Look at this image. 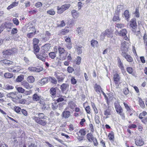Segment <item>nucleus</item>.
<instances>
[{
    "label": "nucleus",
    "mask_w": 147,
    "mask_h": 147,
    "mask_svg": "<svg viewBox=\"0 0 147 147\" xmlns=\"http://www.w3.org/2000/svg\"><path fill=\"white\" fill-rule=\"evenodd\" d=\"M63 74L61 73L59 71H57L55 73V76L57 78L59 83L63 82L64 78L62 77Z\"/></svg>",
    "instance_id": "nucleus-9"
},
{
    "label": "nucleus",
    "mask_w": 147,
    "mask_h": 147,
    "mask_svg": "<svg viewBox=\"0 0 147 147\" xmlns=\"http://www.w3.org/2000/svg\"><path fill=\"white\" fill-rule=\"evenodd\" d=\"M5 26L7 28L10 29L13 26V24L9 22H7L5 23Z\"/></svg>",
    "instance_id": "nucleus-31"
},
{
    "label": "nucleus",
    "mask_w": 147,
    "mask_h": 147,
    "mask_svg": "<svg viewBox=\"0 0 147 147\" xmlns=\"http://www.w3.org/2000/svg\"><path fill=\"white\" fill-rule=\"evenodd\" d=\"M94 89L98 93H100V92L102 91L101 89V87L100 86L96 84L95 85Z\"/></svg>",
    "instance_id": "nucleus-22"
},
{
    "label": "nucleus",
    "mask_w": 147,
    "mask_h": 147,
    "mask_svg": "<svg viewBox=\"0 0 147 147\" xmlns=\"http://www.w3.org/2000/svg\"><path fill=\"white\" fill-rule=\"evenodd\" d=\"M47 13L52 15H53L55 14V11L52 9H51L48 11Z\"/></svg>",
    "instance_id": "nucleus-53"
},
{
    "label": "nucleus",
    "mask_w": 147,
    "mask_h": 147,
    "mask_svg": "<svg viewBox=\"0 0 147 147\" xmlns=\"http://www.w3.org/2000/svg\"><path fill=\"white\" fill-rule=\"evenodd\" d=\"M69 106L71 109H73L76 106V104L73 102H69L68 103Z\"/></svg>",
    "instance_id": "nucleus-41"
},
{
    "label": "nucleus",
    "mask_w": 147,
    "mask_h": 147,
    "mask_svg": "<svg viewBox=\"0 0 147 147\" xmlns=\"http://www.w3.org/2000/svg\"><path fill=\"white\" fill-rule=\"evenodd\" d=\"M46 44L42 46L41 48V54L42 55H37L36 56L37 58L41 59L43 61H45L46 59V47H45Z\"/></svg>",
    "instance_id": "nucleus-3"
},
{
    "label": "nucleus",
    "mask_w": 147,
    "mask_h": 147,
    "mask_svg": "<svg viewBox=\"0 0 147 147\" xmlns=\"http://www.w3.org/2000/svg\"><path fill=\"white\" fill-rule=\"evenodd\" d=\"M67 109H65V110L63 112L62 116L65 118H67L70 116V112L68 111H67Z\"/></svg>",
    "instance_id": "nucleus-13"
},
{
    "label": "nucleus",
    "mask_w": 147,
    "mask_h": 147,
    "mask_svg": "<svg viewBox=\"0 0 147 147\" xmlns=\"http://www.w3.org/2000/svg\"><path fill=\"white\" fill-rule=\"evenodd\" d=\"M68 85L67 84L63 83L61 85V89L62 92L65 91L68 87Z\"/></svg>",
    "instance_id": "nucleus-24"
},
{
    "label": "nucleus",
    "mask_w": 147,
    "mask_h": 147,
    "mask_svg": "<svg viewBox=\"0 0 147 147\" xmlns=\"http://www.w3.org/2000/svg\"><path fill=\"white\" fill-rule=\"evenodd\" d=\"M15 51V49L13 48L11 49H5L3 52V55L5 57H8L9 55L13 53Z\"/></svg>",
    "instance_id": "nucleus-6"
},
{
    "label": "nucleus",
    "mask_w": 147,
    "mask_h": 147,
    "mask_svg": "<svg viewBox=\"0 0 147 147\" xmlns=\"http://www.w3.org/2000/svg\"><path fill=\"white\" fill-rule=\"evenodd\" d=\"M71 13L73 17L74 18H77L78 16V13L77 11L75 10H73L71 11Z\"/></svg>",
    "instance_id": "nucleus-34"
},
{
    "label": "nucleus",
    "mask_w": 147,
    "mask_h": 147,
    "mask_svg": "<svg viewBox=\"0 0 147 147\" xmlns=\"http://www.w3.org/2000/svg\"><path fill=\"white\" fill-rule=\"evenodd\" d=\"M135 143L137 145L140 146H142L144 144V142L141 139L136 140Z\"/></svg>",
    "instance_id": "nucleus-26"
},
{
    "label": "nucleus",
    "mask_w": 147,
    "mask_h": 147,
    "mask_svg": "<svg viewBox=\"0 0 147 147\" xmlns=\"http://www.w3.org/2000/svg\"><path fill=\"white\" fill-rule=\"evenodd\" d=\"M123 15L126 18L127 20L128 21V19L130 17L129 11L127 10H125L123 13Z\"/></svg>",
    "instance_id": "nucleus-19"
},
{
    "label": "nucleus",
    "mask_w": 147,
    "mask_h": 147,
    "mask_svg": "<svg viewBox=\"0 0 147 147\" xmlns=\"http://www.w3.org/2000/svg\"><path fill=\"white\" fill-rule=\"evenodd\" d=\"M70 6V5L69 4H66L62 5L61 7H57V13L59 14H61L63 13L64 11L68 9Z\"/></svg>",
    "instance_id": "nucleus-4"
},
{
    "label": "nucleus",
    "mask_w": 147,
    "mask_h": 147,
    "mask_svg": "<svg viewBox=\"0 0 147 147\" xmlns=\"http://www.w3.org/2000/svg\"><path fill=\"white\" fill-rule=\"evenodd\" d=\"M106 36L109 38L113 37V31L111 29H107L104 32Z\"/></svg>",
    "instance_id": "nucleus-12"
},
{
    "label": "nucleus",
    "mask_w": 147,
    "mask_h": 147,
    "mask_svg": "<svg viewBox=\"0 0 147 147\" xmlns=\"http://www.w3.org/2000/svg\"><path fill=\"white\" fill-rule=\"evenodd\" d=\"M59 53V56L60 60H64L66 59L68 53L64 48L59 47L58 48Z\"/></svg>",
    "instance_id": "nucleus-1"
},
{
    "label": "nucleus",
    "mask_w": 147,
    "mask_h": 147,
    "mask_svg": "<svg viewBox=\"0 0 147 147\" xmlns=\"http://www.w3.org/2000/svg\"><path fill=\"white\" fill-rule=\"evenodd\" d=\"M114 97L113 96L112 93H111L109 94L108 97H107V101H108V100L109 101L114 100Z\"/></svg>",
    "instance_id": "nucleus-33"
},
{
    "label": "nucleus",
    "mask_w": 147,
    "mask_h": 147,
    "mask_svg": "<svg viewBox=\"0 0 147 147\" xmlns=\"http://www.w3.org/2000/svg\"><path fill=\"white\" fill-rule=\"evenodd\" d=\"M127 113H129L130 116H131L134 112V111L133 109L132 108H130L129 107V108H128V109H127Z\"/></svg>",
    "instance_id": "nucleus-37"
},
{
    "label": "nucleus",
    "mask_w": 147,
    "mask_h": 147,
    "mask_svg": "<svg viewBox=\"0 0 147 147\" xmlns=\"http://www.w3.org/2000/svg\"><path fill=\"white\" fill-rule=\"evenodd\" d=\"M2 61L5 64L8 65H12L13 63V62L12 61L6 59Z\"/></svg>",
    "instance_id": "nucleus-29"
},
{
    "label": "nucleus",
    "mask_w": 147,
    "mask_h": 147,
    "mask_svg": "<svg viewBox=\"0 0 147 147\" xmlns=\"http://www.w3.org/2000/svg\"><path fill=\"white\" fill-rule=\"evenodd\" d=\"M118 65L121 70H124V68L122 63L119 58H118Z\"/></svg>",
    "instance_id": "nucleus-25"
},
{
    "label": "nucleus",
    "mask_w": 147,
    "mask_h": 147,
    "mask_svg": "<svg viewBox=\"0 0 147 147\" xmlns=\"http://www.w3.org/2000/svg\"><path fill=\"white\" fill-rule=\"evenodd\" d=\"M24 79V76L23 75H21L18 76L16 79V81L17 82H20L22 81Z\"/></svg>",
    "instance_id": "nucleus-44"
},
{
    "label": "nucleus",
    "mask_w": 147,
    "mask_h": 147,
    "mask_svg": "<svg viewBox=\"0 0 147 147\" xmlns=\"http://www.w3.org/2000/svg\"><path fill=\"white\" fill-rule=\"evenodd\" d=\"M28 30L30 32H33L34 33H35L36 32V30L35 28L34 27H30L28 29Z\"/></svg>",
    "instance_id": "nucleus-49"
},
{
    "label": "nucleus",
    "mask_w": 147,
    "mask_h": 147,
    "mask_svg": "<svg viewBox=\"0 0 147 147\" xmlns=\"http://www.w3.org/2000/svg\"><path fill=\"white\" fill-rule=\"evenodd\" d=\"M69 32V30L65 28L64 29L61 30V31L60 33L62 35H64L66 34Z\"/></svg>",
    "instance_id": "nucleus-38"
},
{
    "label": "nucleus",
    "mask_w": 147,
    "mask_h": 147,
    "mask_svg": "<svg viewBox=\"0 0 147 147\" xmlns=\"http://www.w3.org/2000/svg\"><path fill=\"white\" fill-rule=\"evenodd\" d=\"M104 115L107 116L106 118H108L109 117L108 116H110L111 115V110L109 108H108L107 109L105 110L104 111Z\"/></svg>",
    "instance_id": "nucleus-21"
},
{
    "label": "nucleus",
    "mask_w": 147,
    "mask_h": 147,
    "mask_svg": "<svg viewBox=\"0 0 147 147\" xmlns=\"http://www.w3.org/2000/svg\"><path fill=\"white\" fill-rule=\"evenodd\" d=\"M79 132L81 136H85L86 134V131L84 129H80Z\"/></svg>",
    "instance_id": "nucleus-45"
},
{
    "label": "nucleus",
    "mask_w": 147,
    "mask_h": 147,
    "mask_svg": "<svg viewBox=\"0 0 147 147\" xmlns=\"http://www.w3.org/2000/svg\"><path fill=\"white\" fill-rule=\"evenodd\" d=\"M113 78L115 84V85L116 88H117L119 86L120 84L119 81L120 77L118 74L115 73L113 75Z\"/></svg>",
    "instance_id": "nucleus-7"
},
{
    "label": "nucleus",
    "mask_w": 147,
    "mask_h": 147,
    "mask_svg": "<svg viewBox=\"0 0 147 147\" xmlns=\"http://www.w3.org/2000/svg\"><path fill=\"white\" fill-rule=\"evenodd\" d=\"M134 32L135 34L138 37L139 39H140L142 37V36L140 34V31H137V29H136V32Z\"/></svg>",
    "instance_id": "nucleus-43"
},
{
    "label": "nucleus",
    "mask_w": 147,
    "mask_h": 147,
    "mask_svg": "<svg viewBox=\"0 0 147 147\" xmlns=\"http://www.w3.org/2000/svg\"><path fill=\"white\" fill-rule=\"evenodd\" d=\"M77 82L76 80L74 77H72L71 79V83L72 84H75Z\"/></svg>",
    "instance_id": "nucleus-62"
},
{
    "label": "nucleus",
    "mask_w": 147,
    "mask_h": 147,
    "mask_svg": "<svg viewBox=\"0 0 147 147\" xmlns=\"http://www.w3.org/2000/svg\"><path fill=\"white\" fill-rule=\"evenodd\" d=\"M35 34V33L33 32H30L28 34L27 36L28 38H31L33 37Z\"/></svg>",
    "instance_id": "nucleus-56"
},
{
    "label": "nucleus",
    "mask_w": 147,
    "mask_h": 147,
    "mask_svg": "<svg viewBox=\"0 0 147 147\" xmlns=\"http://www.w3.org/2000/svg\"><path fill=\"white\" fill-rule=\"evenodd\" d=\"M65 23L64 21L63 20H62L60 24L58 25L57 26L58 27H62L65 26Z\"/></svg>",
    "instance_id": "nucleus-57"
},
{
    "label": "nucleus",
    "mask_w": 147,
    "mask_h": 147,
    "mask_svg": "<svg viewBox=\"0 0 147 147\" xmlns=\"http://www.w3.org/2000/svg\"><path fill=\"white\" fill-rule=\"evenodd\" d=\"M49 80L52 83L54 84H57V82L55 78L50 77H49Z\"/></svg>",
    "instance_id": "nucleus-42"
},
{
    "label": "nucleus",
    "mask_w": 147,
    "mask_h": 147,
    "mask_svg": "<svg viewBox=\"0 0 147 147\" xmlns=\"http://www.w3.org/2000/svg\"><path fill=\"white\" fill-rule=\"evenodd\" d=\"M98 44V41L94 40H92L91 41V46L94 47H97Z\"/></svg>",
    "instance_id": "nucleus-28"
},
{
    "label": "nucleus",
    "mask_w": 147,
    "mask_h": 147,
    "mask_svg": "<svg viewBox=\"0 0 147 147\" xmlns=\"http://www.w3.org/2000/svg\"><path fill=\"white\" fill-rule=\"evenodd\" d=\"M17 90L19 92L23 93L25 91V90L21 87H16Z\"/></svg>",
    "instance_id": "nucleus-48"
},
{
    "label": "nucleus",
    "mask_w": 147,
    "mask_h": 147,
    "mask_svg": "<svg viewBox=\"0 0 147 147\" xmlns=\"http://www.w3.org/2000/svg\"><path fill=\"white\" fill-rule=\"evenodd\" d=\"M93 141L94 143V144L95 146H97L98 144V143L97 140L96 138H94L92 140V142Z\"/></svg>",
    "instance_id": "nucleus-64"
},
{
    "label": "nucleus",
    "mask_w": 147,
    "mask_h": 147,
    "mask_svg": "<svg viewBox=\"0 0 147 147\" xmlns=\"http://www.w3.org/2000/svg\"><path fill=\"white\" fill-rule=\"evenodd\" d=\"M122 55L129 62H132L133 61V58L127 53H121Z\"/></svg>",
    "instance_id": "nucleus-11"
},
{
    "label": "nucleus",
    "mask_w": 147,
    "mask_h": 147,
    "mask_svg": "<svg viewBox=\"0 0 147 147\" xmlns=\"http://www.w3.org/2000/svg\"><path fill=\"white\" fill-rule=\"evenodd\" d=\"M50 92L51 95L53 96V97L56 96V90L55 88H51L50 89Z\"/></svg>",
    "instance_id": "nucleus-27"
},
{
    "label": "nucleus",
    "mask_w": 147,
    "mask_h": 147,
    "mask_svg": "<svg viewBox=\"0 0 147 147\" xmlns=\"http://www.w3.org/2000/svg\"><path fill=\"white\" fill-rule=\"evenodd\" d=\"M39 42V40L36 38H34L33 40V45H38Z\"/></svg>",
    "instance_id": "nucleus-47"
},
{
    "label": "nucleus",
    "mask_w": 147,
    "mask_h": 147,
    "mask_svg": "<svg viewBox=\"0 0 147 147\" xmlns=\"http://www.w3.org/2000/svg\"><path fill=\"white\" fill-rule=\"evenodd\" d=\"M115 27L118 28H121L124 27V25L122 24L117 23L116 24Z\"/></svg>",
    "instance_id": "nucleus-52"
},
{
    "label": "nucleus",
    "mask_w": 147,
    "mask_h": 147,
    "mask_svg": "<svg viewBox=\"0 0 147 147\" xmlns=\"http://www.w3.org/2000/svg\"><path fill=\"white\" fill-rule=\"evenodd\" d=\"M22 84L24 87L27 89H30L31 88L29 84L26 81H23L22 82Z\"/></svg>",
    "instance_id": "nucleus-20"
},
{
    "label": "nucleus",
    "mask_w": 147,
    "mask_h": 147,
    "mask_svg": "<svg viewBox=\"0 0 147 147\" xmlns=\"http://www.w3.org/2000/svg\"><path fill=\"white\" fill-rule=\"evenodd\" d=\"M130 26L132 28L131 30L133 32H136L137 29V25L136 19H132L130 22Z\"/></svg>",
    "instance_id": "nucleus-8"
},
{
    "label": "nucleus",
    "mask_w": 147,
    "mask_h": 147,
    "mask_svg": "<svg viewBox=\"0 0 147 147\" xmlns=\"http://www.w3.org/2000/svg\"><path fill=\"white\" fill-rule=\"evenodd\" d=\"M33 118L35 120V121L38 123H39L41 119L38 117L34 116L33 117Z\"/></svg>",
    "instance_id": "nucleus-60"
},
{
    "label": "nucleus",
    "mask_w": 147,
    "mask_h": 147,
    "mask_svg": "<svg viewBox=\"0 0 147 147\" xmlns=\"http://www.w3.org/2000/svg\"><path fill=\"white\" fill-rule=\"evenodd\" d=\"M121 49L122 51L121 53H126L128 51L129 44L128 42L125 41L121 43Z\"/></svg>",
    "instance_id": "nucleus-5"
},
{
    "label": "nucleus",
    "mask_w": 147,
    "mask_h": 147,
    "mask_svg": "<svg viewBox=\"0 0 147 147\" xmlns=\"http://www.w3.org/2000/svg\"><path fill=\"white\" fill-rule=\"evenodd\" d=\"M127 72L129 74H131L133 76L136 77V72L134 71L132 68L130 67H129L127 68Z\"/></svg>",
    "instance_id": "nucleus-17"
},
{
    "label": "nucleus",
    "mask_w": 147,
    "mask_h": 147,
    "mask_svg": "<svg viewBox=\"0 0 147 147\" xmlns=\"http://www.w3.org/2000/svg\"><path fill=\"white\" fill-rule=\"evenodd\" d=\"M13 76L12 74L9 73H5L4 75L5 77L7 78H11L13 77Z\"/></svg>",
    "instance_id": "nucleus-36"
},
{
    "label": "nucleus",
    "mask_w": 147,
    "mask_h": 147,
    "mask_svg": "<svg viewBox=\"0 0 147 147\" xmlns=\"http://www.w3.org/2000/svg\"><path fill=\"white\" fill-rule=\"evenodd\" d=\"M14 111L17 113L20 114L21 113V108L15 106L14 108Z\"/></svg>",
    "instance_id": "nucleus-40"
},
{
    "label": "nucleus",
    "mask_w": 147,
    "mask_h": 147,
    "mask_svg": "<svg viewBox=\"0 0 147 147\" xmlns=\"http://www.w3.org/2000/svg\"><path fill=\"white\" fill-rule=\"evenodd\" d=\"M76 32L79 35L82 34L83 32V28L82 27H79L77 29Z\"/></svg>",
    "instance_id": "nucleus-35"
},
{
    "label": "nucleus",
    "mask_w": 147,
    "mask_h": 147,
    "mask_svg": "<svg viewBox=\"0 0 147 147\" xmlns=\"http://www.w3.org/2000/svg\"><path fill=\"white\" fill-rule=\"evenodd\" d=\"M81 58L80 57H78L76 59V63L77 65H79L81 63Z\"/></svg>",
    "instance_id": "nucleus-54"
},
{
    "label": "nucleus",
    "mask_w": 147,
    "mask_h": 147,
    "mask_svg": "<svg viewBox=\"0 0 147 147\" xmlns=\"http://www.w3.org/2000/svg\"><path fill=\"white\" fill-rule=\"evenodd\" d=\"M119 10H117L116 11V13L114 14L113 20V21H119L120 18L119 17Z\"/></svg>",
    "instance_id": "nucleus-15"
},
{
    "label": "nucleus",
    "mask_w": 147,
    "mask_h": 147,
    "mask_svg": "<svg viewBox=\"0 0 147 147\" xmlns=\"http://www.w3.org/2000/svg\"><path fill=\"white\" fill-rule=\"evenodd\" d=\"M87 138L90 142H92V140L94 138L93 135L91 133H88L86 135Z\"/></svg>",
    "instance_id": "nucleus-23"
},
{
    "label": "nucleus",
    "mask_w": 147,
    "mask_h": 147,
    "mask_svg": "<svg viewBox=\"0 0 147 147\" xmlns=\"http://www.w3.org/2000/svg\"><path fill=\"white\" fill-rule=\"evenodd\" d=\"M18 31V30L17 28H13L11 30V34H16L17 33Z\"/></svg>",
    "instance_id": "nucleus-58"
},
{
    "label": "nucleus",
    "mask_w": 147,
    "mask_h": 147,
    "mask_svg": "<svg viewBox=\"0 0 147 147\" xmlns=\"http://www.w3.org/2000/svg\"><path fill=\"white\" fill-rule=\"evenodd\" d=\"M95 120L96 123L98 124L100 123V121L99 120V117L97 115L95 116Z\"/></svg>",
    "instance_id": "nucleus-61"
},
{
    "label": "nucleus",
    "mask_w": 147,
    "mask_h": 147,
    "mask_svg": "<svg viewBox=\"0 0 147 147\" xmlns=\"http://www.w3.org/2000/svg\"><path fill=\"white\" fill-rule=\"evenodd\" d=\"M27 80L30 83H32L34 81V78L32 76H30L27 78Z\"/></svg>",
    "instance_id": "nucleus-32"
},
{
    "label": "nucleus",
    "mask_w": 147,
    "mask_h": 147,
    "mask_svg": "<svg viewBox=\"0 0 147 147\" xmlns=\"http://www.w3.org/2000/svg\"><path fill=\"white\" fill-rule=\"evenodd\" d=\"M46 81V78H44L42 79L40 82H38V84L40 86H42L45 84Z\"/></svg>",
    "instance_id": "nucleus-39"
},
{
    "label": "nucleus",
    "mask_w": 147,
    "mask_h": 147,
    "mask_svg": "<svg viewBox=\"0 0 147 147\" xmlns=\"http://www.w3.org/2000/svg\"><path fill=\"white\" fill-rule=\"evenodd\" d=\"M42 68H41L40 69L36 68V67H29L28 68V69L30 71L32 72H39L42 70Z\"/></svg>",
    "instance_id": "nucleus-18"
},
{
    "label": "nucleus",
    "mask_w": 147,
    "mask_h": 147,
    "mask_svg": "<svg viewBox=\"0 0 147 147\" xmlns=\"http://www.w3.org/2000/svg\"><path fill=\"white\" fill-rule=\"evenodd\" d=\"M33 99L34 100L41 101L43 100L42 97L36 94H34L33 96Z\"/></svg>",
    "instance_id": "nucleus-16"
},
{
    "label": "nucleus",
    "mask_w": 147,
    "mask_h": 147,
    "mask_svg": "<svg viewBox=\"0 0 147 147\" xmlns=\"http://www.w3.org/2000/svg\"><path fill=\"white\" fill-rule=\"evenodd\" d=\"M59 102H54L52 103V108L53 109H55L57 108L59 103H58Z\"/></svg>",
    "instance_id": "nucleus-30"
},
{
    "label": "nucleus",
    "mask_w": 147,
    "mask_h": 147,
    "mask_svg": "<svg viewBox=\"0 0 147 147\" xmlns=\"http://www.w3.org/2000/svg\"><path fill=\"white\" fill-rule=\"evenodd\" d=\"M34 52L38 53L39 51V48L38 45H33Z\"/></svg>",
    "instance_id": "nucleus-46"
},
{
    "label": "nucleus",
    "mask_w": 147,
    "mask_h": 147,
    "mask_svg": "<svg viewBox=\"0 0 147 147\" xmlns=\"http://www.w3.org/2000/svg\"><path fill=\"white\" fill-rule=\"evenodd\" d=\"M146 114L147 113L145 111H144L139 114V118L140 119H142L143 118V116H145Z\"/></svg>",
    "instance_id": "nucleus-51"
},
{
    "label": "nucleus",
    "mask_w": 147,
    "mask_h": 147,
    "mask_svg": "<svg viewBox=\"0 0 147 147\" xmlns=\"http://www.w3.org/2000/svg\"><path fill=\"white\" fill-rule=\"evenodd\" d=\"M106 36V35L104 33V32H103L102 33L100 34V39L101 40H103L105 38V37Z\"/></svg>",
    "instance_id": "nucleus-63"
},
{
    "label": "nucleus",
    "mask_w": 147,
    "mask_h": 147,
    "mask_svg": "<svg viewBox=\"0 0 147 147\" xmlns=\"http://www.w3.org/2000/svg\"><path fill=\"white\" fill-rule=\"evenodd\" d=\"M49 56L52 59H54L56 56L55 53L54 52H51L49 54Z\"/></svg>",
    "instance_id": "nucleus-55"
},
{
    "label": "nucleus",
    "mask_w": 147,
    "mask_h": 147,
    "mask_svg": "<svg viewBox=\"0 0 147 147\" xmlns=\"http://www.w3.org/2000/svg\"><path fill=\"white\" fill-rule=\"evenodd\" d=\"M82 47H79L77 46L76 47V49L77 51L78 54H80L82 52Z\"/></svg>",
    "instance_id": "nucleus-50"
},
{
    "label": "nucleus",
    "mask_w": 147,
    "mask_h": 147,
    "mask_svg": "<svg viewBox=\"0 0 147 147\" xmlns=\"http://www.w3.org/2000/svg\"><path fill=\"white\" fill-rule=\"evenodd\" d=\"M18 93L16 92H10L7 94V96L12 99H18L20 98V96H18Z\"/></svg>",
    "instance_id": "nucleus-10"
},
{
    "label": "nucleus",
    "mask_w": 147,
    "mask_h": 147,
    "mask_svg": "<svg viewBox=\"0 0 147 147\" xmlns=\"http://www.w3.org/2000/svg\"><path fill=\"white\" fill-rule=\"evenodd\" d=\"M127 33L126 30L125 29H123L120 31V36H123L124 39L127 40H128V38L126 35Z\"/></svg>",
    "instance_id": "nucleus-14"
},
{
    "label": "nucleus",
    "mask_w": 147,
    "mask_h": 147,
    "mask_svg": "<svg viewBox=\"0 0 147 147\" xmlns=\"http://www.w3.org/2000/svg\"><path fill=\"white\" fill-rule=\"evenodd\" d=\"M13 21L14 24L16 25H18L19 24V22L18 19L16 18H13Z\"/></svg>",
    "instance_id": "nucleus-59"
},
{
    "label": "nucleus",
    "mask_w": 147,
    "mask_h": 147,
    "mask_svg": "<svg viewBox=\"0 0 147 147\" xmlns=\"http://www.w3.org/2000/svg\"><path fill=\"white\" fill-rule=\"evenodd\" d=\"M115 107L117 113L121 116L122 119H124L125 118L124 113L123 112V109L119 104L115 103Z\"/></svg>",
    "instance_id": "nucleus-2"
}]
</instances>
